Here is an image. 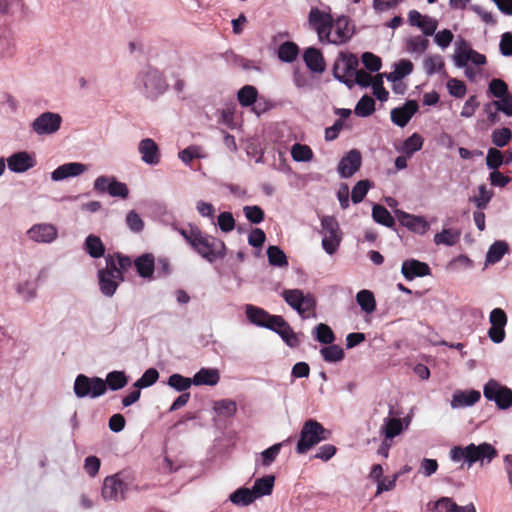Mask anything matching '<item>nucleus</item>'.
<instances>
[{
  "instance_id": "obj_1",
  "label": "nucleus",
  "mask_w": 512,
  "mask_h": 512,
  "mask_svg": "<svg viewBox=\"0 0 512 512\" xmlns=\"http://www.w3.org/2000/svg\"><path fill=\"white\" fill-rule=\"evenodd\" d=\"M308 25L323 44L336 46L347 43L354 34V25L347 16L341 15L333 18L330 8L322 10L311 7L308 14Z\"/></svg>"
},
{
  "instance_id": "obj_2",
  "label": "nucleus",
  "mask_w": 512,
  "mask_h": 512,
  "mask_svg": "<svg viewBox=\"0 0 512 512\" xmlns=\"http://www.w3.org/2000/svg\"><path fill=\"white\" fill-rule=\"evenodd\" d=\"M180 234L192 249L206 261L212 263L225 256V243L207 233L202 232L197 226H189L180 229Z\"/></svg>"
},
{
  "instance_id": "obj_3",
  "label": "nucleus",
  "mask_w": 512,
  "mask_h": 512,
  "mask_svg": "<svg viewBox=\"0 0 512 512\" xmlns=\"http://www.w3.org/2000/svg\"><path fill=\"white\" fill-rule=\"evenodd\" d=\"M498 455L494 446L490 443L483 442L479 445L471 443L464 448L455 446L450 450V458L454 462L464 460L471 467L475 463L481 466L490 464Z\"/></svg>"
},
{
  "instance_id": "obj_4",
  "label": "nucleus",
  "mask_w": 512,
  "mask_h": 512,
  "mask_svg": "<svg viewBox=\"0 0 512 512\" xmlns=\"http://www.w3.org/2000/svg\"><path fill=\"white\" fill-rule=\"evenodd\" d=\"M281 296L302 319L316 317L317 302L312 293H304L301 289H285Z\"/></svg>"
},
{
  "instance_id": "obj_5",
  "label": "nucleus",
  "mask_w": 512,
  "mask_h": 512,
  "mask_svg": "<svg viewBox=\"0 0 512 512\" xmlns=\"http://www.w3.org/2000/svg\"><path fill=\"white\" fill-rule=\"evenodd\" d=\"M329 435L330 432L320 422L308 419L301 428L296 452L298 454H305L320 442L327 440Z\"/></svg>"
},
{
  "instance_id": "obj_6",
  "label": "nucleus",
  "mask_w": 512,
  "mask_h": 512,
  "mask_svg": "<svg viewBox=\"0 0 512 512\" xmlns=\"http://www.w3.org/2000/svg\"><path fill=\"white\" fill-rule=\"evenodd\" d=\"M138 86L142 94L151 100H156L168 89L163 73L154 68H148L139 74Z\"/></svg>"
},
{
  "instance_id": "obj_7",
  "label": "nucleus",
  "mask_w": 512,
  "mask_h": 512,
  "mask_svg": "<svg viewBox=\"0 0 512 512\" xmlns=\"http://www.w3.org/2000/svg\"><path fill=\"white\" fill-rule=\"evenodd\" d=\"M322 247L324 251L333 255L339 248L342 233L337 220L332 216H324L321 219Z\"/></svg>"
},
{
  "instance_id": "obj_8",
  "label": "nucleus",
  "mask_w": 512,
  "mask_h": 512,
  "mask_svg": "<svg viewBox=\"0 0 512 512\" xmlns=\"http://www.w3.org/2000/svg\"><path fill=\"white\" fill-rule=\"evenodd\" d=\"M74 393L78 398H98L106 392V382L100 377H88L79 374L73 387Z\"/></svg>"
},
{
  "instance_id": "obj_9",
  "label": "nucleus",
  "mask_w": 512,
  "mask_h": 512,
  "mask_svg": "<svg viewBox=\"0 0 512 512\" xmlns=\"http://www.w3.org/2000/svg\"><path fill=\"white\" fill-rule=\"evenodd\" d=\"M358 65V58L354 54L340 53L333 65V75L348 88H352V78Z\"/></svg>"
},
{
  "instance_id": "obj_10",
  "label": "nucleus",
  "mask_w": 512,
  "mask_h": 512,
  "mask_svg": "<svg viewBox=\"0 0 512 512\" xmlns=\"http://www.w3.org/2000/svg\"><path fill=\"white\" fill-rule=\"evenodd\" d=\"M483 395L501 410H507L512 406V390L495 379H490L484 385Z\"/></svg>"
},
{
  "instance_id": "obj_11",
  "label": "nucleus",
  "mask_w": 512,
  "mask_h": 512,
  "mask_svg": "<svg viewBox=\"0 0 512 512\" xmlns=\"http://www.w3.org/2000/svg\"><path fill=\"white\" fill-rule=\"evenodd\" d=\"M453 62L458 68L466 67L468 62H471L476 66H482L486 64V57L484 54H481L472 49L467 41L464 39H459L455 43Z\"/></svg>"
},
{
  "instance_id": "obj_12",
  "label": "nucleus",
  "mask_w": 512,
  "mask_h": 512,
  "mask_svg": "<svg viewBox=\"0 0 512 512\" xmlns=\"http://www.w3.org/2000/svg\"><path fill=\"white\" fill-rule=\"evenodd\" d=\"M62 117L58 113L44 112L31 123V130L38 136L55 134L61 127Z\"/></svg>"
},
{
  "instance_id": "obj_13",
  "label": "nucleus",
  "mask_w": 512,
  "mask_h": 512,
  "mask_svg": "<svg viewBox=\"0 0 512 512\" xmlns=\"http://www.w3.org/2000/svg\"><path fill=\"white\" fill-rule=\"evenodd\" d=\"M127 490V484L122 481L120 474H114L104 479L101 495L106 501L117 502L125 499Z\"/></svg>"
},
{
  "instance_id": "obj_14",
  "label": "nucleus",
  "mask_w": 512,
  "mask_h": 512,
  "mask_svg": "<svg viewBox=\"0 0 512 512\" xmlns=\"http://www.w3.org/2000/svg\"><path fill=\"white\" fill-rule=\"evenodd\" d=\"M27 238L38 244H50L58 237L57 228L50 223H37L26 231Z\"/></svg>"
},
{
  "instance_id": "obj_15",
  "label": "nucleus",
  "mask_w": 512,
  "mask_h": 512,
  "mask_svg": "<svg viewBox=\"0 0 512 512\" xmlns=\"http://www.w3.org/2000/svg\"><path fill=\"white\" fill-rule=\"evenodd\" d=\"M362 158L358 150H350L338 163L337 171L341 178L353 176L361 167Z\"/></svg>"
},
{
  "instance_id": "obj_16",
  "label": "nucleus",
  "mask_w": 512,
  "mask_h": 512,
  "mask_svg": "<svg viewBox=\"0 0 512 512\" xmlns=\"http://www.w3.org/2000/svg\"><path fill=\"white\" fill-rule=\"evenodd\" d=\"M123 281L124 280L118 279L116 273L107 266L98 271L99 289L106 297H112L116 293L119 284Z\"/></svg>"
},
{
  "instance_id": "obj_17",
  "label": "nucleus",
  "mask_w": 512,
  "mask_h": 512,
  "mask_svg": "<svg viewBox=\"0 0 512 512\" xmlns=\"http://www.w3.org/2000/svg\"><path fill=\"white\" fill-rule=\"evenodd\" d=\"M399 223L412 232L425 234L429 229V223L422 216H415L401 210L395 211Z\"/></svg>"
},
{
  "instance_id": "obj_18",
  "label": "nucleus",
  "mask_w": 512,
  "mask_h": 512,
  "mask_svg": "<svg viewBox=\"0 0 512 512\" xmlns=\"http://www.w3.org/2000/svg\"><path fill=\"white\" fill-rule=\"evenodd\" d=\"M418 108L416 101L409 100L403 106L391 110V121L398 127L403 128L409 123Z\"/></svg>"
},
{
  "instance_id": "obj_19",
  "label": "nucleus",
  "mask_w": 512,
  "mask_h": 512,
  "mask_svg": "<svg viewBox=\"0 0 512 512\" xmlns=\"http://www.w3.org/2000/svg\"><path fill=\"white\" fill-rule=\"evenodd\" d=\"M105 261L106 266L112 269L120 280H124V273L134 265V260L121 253L108 254Z\"/></svg>"
},
{
  "instance_id": "obj_20",
  "label": "nucleus",
  "mask_w": 512,
  "mask_h": 512,
  "mask_svg": "<svg viewBox=\"0 0 512 512\" xmlns=\"http://www.w3.org/2000/svg\"><path fill=\"white\" fill-rule=\"evenodd\" d=\"M141 160L147 165H157L160 162V150L157 143L151 138L142 139L138 145Z\"/></svg>"
},
{
  "instance_id": "obj_21",
  "label": "nucleus",
  "mask_w": 512,
  "mask_h": 512,
  "mask_svg": "<svg viewBox=\"0 0 512 512\" xmlns=\"http://www.w3.org/2000/svg\"><path fill=\"white\" fill-rule=\"evenodd\" d=\"M35 164V158L26 151L14 153L7 158L8 168L15 173L26 172L33 168Z\"/></svg>"
},
{
  "instance_id": "obj_22",
  "label": "nucleus",
  "mask_w": 512,
  "mask_h": 512,
  "mask_svg": "<svg viewBox=\"0 0 512 512\" xmlns=\"http://www.w3.org/2000/svg\"><path fill=\"white\" fill-rule=\"evenodd\" d=\"M87 171V165L80 162H69L58 166L52 173L53 181H62L70 177H77Z\"/></svg>"
},
{
  "instance_id": "obj_23",
  "label": "nucleus",
  "mask_w": 512,
  "mask_h": 512,
  "mask_svg": "<svg viewBox=\"0 0 512 512\" xmlns=\"http://www.w3.org/2000/svg\"><path fill=\"white\" fill-rule=\"evenodd\" d=\"M401 273L406 280L411 281L416 277L430 275L431 270L427 263L416 259H409L402 263Z\"/></svg>"
},
{
  "instance_id": "obj_24",
  "label": "nucleus",
  "mask_w": 512,
  "mask_h": 512,
  "mask_svg": "<svg viewBox=\"0 0 512 512\" xmlns=\"http://www.w3.org/2000/svg\"><path fill=\"white\" fill-rule=\"evenodd\" d=\"M481 394L477 390H457L454 392L451 400L453 409L470 407L479 401Z\"/></svg>"
},
{
  "instance_id": "obj_25",
  "label": "nucleus",
  "mask_w": 512,
  "mask_h": 512,
  "mask_svg": "<svg viewBox=\"0 0 512 512\" xmlns=\"http://www.w3.org/2000/svg\"><path fill=\"white\" fill-rule=\"evenodd\" d=\"M134 266L140 277L152 280L155 271V258L151 253H145L134 259Z\"/></svg>"
},
{
  "instance_id": "obj_26",
  "label": "nucleus",
  "mask_w": 512,
  "mask_h": 512,
  "mask_svg": "<svg viewBox=\"0 0 512 512\" xmlns=\"http://www.w3.org/2000/svg\"><path fill=\"white\" fill-rule=\"evenodd\" d=\"M410 424V418L404 419L399 418H385L382 432L386 439L392 440L394 437L402 433L403 430L407 429Z\"/></svg>"
},
{
  "instance_id": "obj_27",
  "label": "nucleus",
  "mask_w": 512,
  "mask_h": 512,
  "mask_svg": "<svg viewBox=\"0 0 512 512\" xmlns=\"http://www.w3.org/2000/svg\"><path fill=\"white\" fill-rule=\"evenodd\" d=\"M307 67L315 73L325 71V61L321 51L314 47H309L303 55Z\"/></svg>"
},
{
  "instance_id": "obj_28",
  "label": "nucleus",
  "mask_w": 512,
  "mask_h": 512,
  "mask_svg": "<svg viewBox=\"0 0 512 512\" xmlns=\"http://www.w3.org/2000/svg\"><path fill=\"white\" fill-rule=\"evenodd\" d=\"M220 380L218 369L215 368H201L193 376V384L196 386L208 385L215 386Z\"/></svg>"
},
{
  "instance_id": "obj_29",
  "label": "nucleus",
  "mask_w": 512,
  "mask_h": 512,
  "mask_svg": "<svg viewBox=\"0 0 512 512\" xmlns=\"http://www.w3.org/2000/svg\"><path fill=\"white\" fill-rule=\"evenodd\" d=\"M509 252V245L504 240L495 241L488 249L485 258V265L498 263L502 257Z\"/></svg>"
},
{
  "instance_id": "obj_30",
  "label": "nucleus",
  "mask_w": 512,
  "mask_h": 512,
  "mask_svg": "<svg viewBox=\"0 0 512 512\" xmlns=\"http://www.w3.org/2000/svg\"><path fill=\"white\" fill-rule=\"evenodd\" d=\"M38 285L33 280L19 281L15 285L17 295L26 302L34 300L37 296Z\"/></svg>"
},
{
  "instance_id": "obj_31",
  "label": "nucleus",
  "mask_w": 512,
  "mask_h": 512,
  "mask_svg": "<svg viewBox=\"0 0 512 512\" xmlns=\"http://www.w3.org/2000/svg\"><path fill=\"white\" fill-rule=\"evenodd\" d=\"M274 482L275 477L273 475H267L257 479L251 489L255 498L270 495L274 487Z\"/></svg>"
},
{
  "instance_id": "obj_32",
  "label": "nucleus",
  "mask_w": 512,
  "mask_h": 512,
  "mask_svg": "<svg viewBox=\"0 0 512 512\" xmlns=\"http://www.w3.org/2000/svg\"><path fill=\"white\" fill-rule=\"evenodd\" d=\"M245 313L248 320L257 326L264 327L266 326V322H268L270 318V314L262 308L246 305Z\"/></svg>"
},
{
  "instance_id": "obj_33",
  "label": "nucleus",
  "mask_w": 512,
  "mask_h": 512,
  "mask_svg": "<svg viewBox=\"0 0 512 512\" xmlns=\"http://www.w3.org/2000/svg\"><path fill=\"white\" fill-rule=\"evenodd\" d=\"M429 46V40L423 36H410L405 40V49L410 54H423Z\"/></svg>"
},
{
  "instance_id": "obj_34",
  "label": "nucleus",
  "mask_w": 512,
  "mask_h": 512,
  "mask_svg": "<svg viewBox=\"0 0 512 512\" xmlns=\"http://www.w3.org/2000/svg\"><path fill=\"white\" fill-rule=\"evenodd\" d=\"M84 248L92 258H100L104 256L105 253V246L102 240L98 236L92 234L86 237Z\"/></svg>"
},
{
  "instance_id": "obj_35",
  "label": "nucleus",
  "mask_w": 512,
  "mask_h": 512,
  "mask_svg": "<svg viewBox=\"0 0 512 512\" xmlns=\"http://www.w3.org/2000/svg\"><path fill=\"white\" fill-rule=\"evenodd\" d=\"M461 232L457 229L443 228L441 232L435 234L434 243L436 245L454 246L460 239Z\"/></svg>"
},
{
  "instance_id": "obj_36",
  "label": "nucleus",
  "mask_w": 512,
  "mask_h": 512,
  "mask_svg": "<svg viewBox=\"0 0 512 512\" xmlns=\"http://www.w3.org/2000/svg\"><path fill=\"white\" fill-rule=\"evenodd\" d=\"M412 71L413 63L410 60L402 59L396 64L395 70L389 73L386 78L388 81L395 83L401 81L405 76L410 75Z\"/></svg>"
},
{
  "instance_id": "obj_37",
  "label": "nucleus",
  "mask_w": 512,
  "mask_h": 512,
  "mask_svg": "<svg viewBox=\"0 0 512 512\" xmlns=\"http://www.w3.org/2000/svg\"><path fill=\"white\" fill-rule=\"evenodd\" d=\"M229 500L237 506H248L253 503L256 498L251 489L242 487L231 493Z\"/></svg>"
},
{
  "instance_id": "obj_38",
  "label": "nucleus",
  "mask_w": 512,
  "mask_h": 512,
  "mask_svg": "<svg viewBox=\"0 0 512 512\" xmlns=\"http://www.w3.org/2000/svg\"><path fill=\"white\" fill-rule=\"evenodd\" d=\"M328 346L320 349V354L325 362L337 363L344 359V350L335 344H327Z\"/></svg>"
},
{
  "instance_id": "obj_39",
  "label": "nucleus",
  "mask_w": 512,
  "mask_h": 512,
  "mask_svg": "<svg viewBox=\"0 0 512 512\" xmlns=\"http://www.w3.org/2000/svg\"><path fill=\"white\" fill-rule=\"evenodd\" d=\"M356 301L360 308L367 314L376 309V301L371 291L363 289L356 294Z\"/></svg>"
},
{
  "instance_id": "obj_40",
  "label": "nucleus",
  "mask_w": 512,
  "mask_h": 512,
  "mask_svg": "<svg viewBox=\"0 0 512 512\" xmlns=\"http://www.w3.org/2000/svg\"><path fill=\"white\" fill-rule=\"evenodd\" d=\"M372 217L375 222L389 228L393 227L395 224L394 218L390 212L384 206L379 204L373 205Z\"/></svg>"
},
{
  "instance_id": "obj_41",
  "label": "nucleus",
  "mask_w": 512,
  "mask_h": 512,
  "mask_svg": "<svg viewBox=\"0 0 512 512\" xmlns=\"http://www.w3.org/2000/svg\"><path fill=\"white\" fill-rule=\"evenodd\" d=\"M444 68V61L441 55H427L423 60V69L428 76H432Z\"/></svg>"
},
{
  "instance_id": "obj_42",
  "label": "nucleus",
  "mask_w": 512,
  "mask_h": 512,
  "mask_svg": "<svg viewBox=\"0 0 512 512\" xmlns=\"http://www.w3.org/2000/svg\"><path fill=\"white\" fill-rule=\"evenodd\" d=\"M258 97L257 89L252 85L243 86L237 93V99L241 106L249 107L253 105Z\"/></svg>"
},
{
  "instance_id": "obj_43",
  "label": "nucleus",
  "mask_w": 512,
  "mask_h": 512,
  "mask_svg": "<svg viewBox=\"0 0 512 512\" xmlns=\"http://www.w3.org/2000/svg\"><path fill=\"white\" fill-rule=\"evenodd\" d=\"M267 257L269 264L275 267L288 266V260L284 251L278 247L271 245L267 248Z\"/></svg>"
},
{
  "instance_id": "obj_44",
  "label": "nucleus",
  "mask_w": 512,
  "mask_h": 512,
  "mask_svg": "<svg viewBox=\"0 0 512 512\" xmlns=\"http://www.w3.org/2000/svg\"><path fill=\"white\" fill-rule=\"evenodd\" d=\"M313 156V151L308 145L295 143L291 147V157L295 162H309Z\"/></svg>"
},
{
  "instance_id": "obj_45",
  "label": "nucleus",
  "mask_w": 512,
  "mask_h": 512,
  "mask_svg": "<svg viewBox=\"0 0 512 512\" xmlns=\"http://www.w3.org/2000/svg\"><path fill=\"white\" fill-rule=\"evenodd\" d=\"M104 381L106 382V388L109 387L110 390L116 391L123 388L128 379L123 371H112L107 374Z\"/></svg>"
},
{
  "instance_id": "obj_46",
  "label": "nucleus",
  "mask_w": 512,
  "mask_h": 512,
  "mask_svg": "<svg viewBox=\"0 0 512 512\" xmlns=\"http://www.w3.org/2000/svg\"><path fill=\"white\" fill-rule=\"evenodd\" d=\"M375 111V101L372 97L364 95L357 102L354 112L357 116L368 117Z\"/></svg>"
},
{
  "instance_id": "obj_47",
  "label": "nucleus",
  "mask_w": 512,
  "mask_h": 512,
  "mask_svg": "<svg viewBox=\"0 0 512 512\" xmlns=\"http://www.w3.org/2000/svg\"><path fill=\"white\" fill-rule=\"evenodd\" d=\"M299 53L298 46L293 42H285L280 45L278 50V57L283 62H293Z\"/></svg>"
},
{
  "instance_id": "obj_48",
  "label": "nucleus",
  "mask_w": 512,
  "mask_h": 512,
  "mask_svg": "<svg viewBox=\"0 0 512 512\" xmlns=\"http://www.w3.org/2000/svg\"><path fill=\"white\" fill-rule=\"evenodd\" d=\"M213 409L220 416L232 417L237 411V406L233 400L223 399L216 401Z\"/></svg>"
},
{
  "instance_id": "obj_49",
  "label": "nucleus",
  "mask_w": 512,
  "mask_h": 512,
  "mask_svg": "<svg viewBox=\"0 0 512 512\" xmlns=\"http://www.w3.org/2000/svg\"><path fill=\"white\" fill-rule=\"evenodd\" d=\"M423 137L418 133H413L403 143V152L407 156H412L415 152L422 149Z\"/></svg>"
},
{
  "instance_id": "obj_50",
  "label": "nucleus",
  "mask_w": 512,
  "mask_h": 512,
  "mask_svg": "<svg viewBox=\"0 0 512 512\" xmlns=\"http://www.w3.org/2000/svg\"><path fill=\"white\" fill-rule=\"evenodd\" d=\"M314 333L316 340L322 344H332L335 341V334L327 324H318Z\"/></svg>"
},
{
  "instance_id": "obj_51",
  "label": "nucleus",
  "mask_w": 512,
  "mask_h": 512,
  "mask_svg": "<svg viewBox=\"0 0 512 512\" xmlns=\"http://www.w3.org/2000/svg\"><path fill=\"white\" fill-rule=\"evenodd\" d=\"M168 385L178 392L188 390L193 384V378L184 377L181 374H172L168 378Z\"/></svg>"
},
{
  "instance_id": "obj_52",
  "label": "nucleus",
  "mask_w": 512,
  "mask_h": 512,
  "mask_svg": "<svg viewBox=\"0 0 512 512\" xmlns=\"http://www.w3.org/2000/svg\"><path fill=\"white\" fill-rule=\"evenodd\" d=\"M371 186L372 184L369 180L358 181L351 192L352 202L355 204L362 202Z\"/></svg>"
},
{
  "instance_id": "obj_53",
  "label": "nucleus",
  "mask_w": 512,
  "mask_h": 512,
  "mask_svg": "<svg viewBox=\"0 0 512 512\" xmlns=\"http://www.w3.org/2000/svg\"><path fill=\"white\" fill-rule=\"evenodd\" d=\"M282 443H276L260 453V463L264 467L270 466L280 453Z\"/></svg>"
},
{
  "instance_id": "obj_54",
  "label": "nucleus",
  "mask_w": 512,
  "mask_h": 512,
  "mask_svg": "<svg viewBox=\"0 0 512 512\" xmlns=\"http://www.w3.org/2000/svg\"><path fill=\"white\" fill-rule=\"evenodd\" d=\"M159 378V373L155 368L147 369L142 376L134 383L136 388L142 389L152 386Z\"/></svg>"
},
{
  "instance_id": "obj_55",
  "label": "nucleus",
  "mask_w": 512,
  "mask_h": 512,
  "mask_svg": "<svg viewBox=\"0 0 512 512\" xmlns=\"http://www.w3.org/2000/svg\"><path fill=\"white\" fill-rule=\"evenodd\" d=\"M511 138V130L506 127L495 129L491 135L492 143L497 147L506 146L510 142Z\"/></svg>"
},
{
  "instance_id": "obj_56",
  "label": "nucleus",
  "mask_w": 512,
  "mask_h": 512,
  "mask_svg": "<svg viewBox=\"0 0 512 512\" xmlns=\"http://www.w3.org/2000/svg\"><path fill=\"white\" fill-rule=\"evenodd\" d=\"M446 86L449 94L455 98L462 99L466 95L467 87L461 80L451 78L447 81Z\"/></svg>"
},
{
  "instance_id": "obj_57",
  "label": "nucleus",
  "mask_w": 512,
  "mask_h": 512,
  "mask_svg": "<svg viewBox=\"0 0 512 512\" xmlns=\"http://www.w3.org/2000/svg\"><path fill=\"white\" fill-rule=\"evenodd\" d=\"M243 213L252 224H259L264 220V211L257 205L244 206Z\"/></svg>"
},
{
  "instance_id": "obj_58",
  "label": "nucleus",
  "mask_w": 512,
  "mask_h": 512,
  "mask_svg": "<svg viewBox=\"0 0 512 512\" xmlns=\"http://www.w3.org/2000/svg\"><path fill=\"white\" fill-rule=\"evenodd\" d=\"M492 192L488 191L485 185L478 188V195L471 198V201L480 210L485 209L492 198Z\"/></svg>"
},
{
  "instance_id": "obj_59",
  "label": "nucleus",
  "mask_w": 512,
  "mask_h": 512,
  "mask_svg": "<svg viewBox=\"0 0 512 512\" xmlns=\"http://www.w3.org/2000/svg\"><path fill=\"white\" fill-rule=\"evenodd\" d=\"M488 90L498 99L509 95L507 84L502 79H492L489 83Z\"/></svg>"
},
{
  "instance_id": "obj_60",
  "label": "nucleus",
  "mask_w": 512,
  "mask_h": 512,
  "mask_svg": "<svg viewBox=\"0 0 512 512\" xmlns=\"http://www.w3.org/2000/svg\"><path fill=\"white\" fill-rule=\"evenodd\" d=\"M504 158L500 150L490 148L486 156V165L488 168L497 170L503 164Z\"/></svg>"
},
{
  "instance_id": "obj_61",
  "label": "nucleus",
  "mask_w": 512,
  "mask_h": 512,
  "mask_svg": "<svg viewBox=\"0 0 512 512\" xmlns=\"http://www.w3.org/2000/svg\"><path fill=\"white\" fill-rule=\"evenodd\" d=\"M277 334L282 338L286 345L291 348L297 347L300 343L297 334L293 331L289 324L286 325L283 330L277 331Z\"/></svg>"
},
{
  "instance_id": "obj_62",
  "label": "nucleus",
  "mask_w": 512,
  "mask_h": 512,
  "mask_svg": "<svg viewBox=\"0 0 512 512\" xmlns=\"http://www.w3.org/2000/svg\"><path fill=\"white\" fill-rule=\"evenodd\" d=\"M217 224L222 232L228 233L235 227V219L231 212H222L219 214Z\"/></svg>"
},
{
  "instance_id": "obj_63",
  "label": "nucleus",
  "mask_w": 512,
  "mask_h": 512,
  "mask_svg": "<svg viewBox=\"0 0 512 512\" xmlns=\"http://www.w3.org/2000/svg\"><path fill=\"white\" fill-rule=\"evenodd\" d=\"M496 110L504 113L506 116H512V95L509 94L501 99L492 102Z\"/></svg>"
},
{
  "instance_id": "obj_64",
  "label": "nucleus",
  "mask_w": 512,
  "mask_h": 512,
  "mask_svg": "<svg viewBox=\"0 0 512 512\" xmlns=\"http://www.w3.org/2000/svg\"><path fill=\"white\" fill-rule=\"evenodd\" d=\"M456 503L449 497H442L434 503V512H454Z\"/></svg>"
}]
</instances>
